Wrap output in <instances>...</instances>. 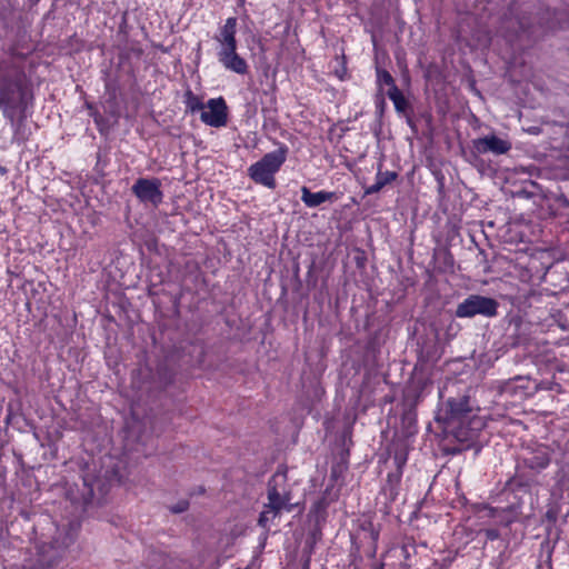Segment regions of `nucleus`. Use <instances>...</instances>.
Segmentation results:
<instances>
[{
	"label": "nucleus",
	"instance_id": "1",
	"mask_svg": "<svg viewBox=\"0 0 569 569\" xmlns=\"http://www.w3.org/2000/svg\"><path fill=\"white\" fill-rule=\"evenodd\" d=\"M478 410L470 403L468 395L450 397L441 411L438 420L443 423L446 432L460 442L472 441L485 423L477 413Z\"/></svg>",
	"mask_w": 569,
	"mask_h": 569
},
{
	"label": "nucleus",
	"instance_id": "2",
	"mask_svg": "<svg viewBox=\"0 0 569 569\" xmlns=\"http://www.w3.org/2000/svg\"><path fill=\"white\" fill-rule=\"evenodd\" d=\"M29 99L24 71L16 66L8 67L0 80V110L4 118L13 122L18 113L26 112Z\"/></svg>",
	"mask_w": 569,
	"mask_h": 569
},
{
	"label": "nucleus",
	"instance_id": "3",
	"mask_svg": "<svg viewBox=\"0 0 569 569\" xmlns=\"http://www.w3.org/2000/svg\"><path fill=\"white\" fill-rule=\"evenodd\" d=\"M267 499L268 501L264 503L258 519V525L262 528H268L269 523L280 516L282 511L290 512L293 508L286 470H277L269 479Z\"/></svg>",
	"mask_w": 569,
	"mask_h": 569
},
{
	"label": "nucleus",
	"instance_id": "4",
	"mask_svg": "<svg viewBox=\"0 0 569 569\" xmlns=\"http://www.w3.org/2000/svg\"><path fill=\"white\" fill-rule=\"evenodd\" d=\"M278 148L266 153L259 161L248 168L249 178L258 184L274 189L277 183L274 174L286 162L289 148L282 142H277Z\"/></svg>",
	"mask_w": 569,
	"mask_h": 569
},
{
	"label": "nucleus",
	"instance_id": "5",
	"mask_svg": "<svg viewBox=\"0 0 569 569\" xmlns=\"http://www.w3.org/2000/svg\"><path fill=\"white\" fill-rule=\"evenodd\" d=\"M551 452L547 446L539 445L526 455L517 463L515 481L520 487L538 485L537 476L549 467Z\"/></svg>",
	"mask_w": 569,
	"mask_h": 569
},
{
	"label": "nucleus",
	"instance_id": "6",
	"mask_svg": "<svg viewBox=\"0 0 569 569\" xmlns=\"http://www.w3.org/2000/svg\"><path fill=\"white\" fill-rule=\"evenodd\" d=\"M499 302L490 297L481 295H470L456 308L457 318H473L481 316L493 318L498 315Z\"/></svg>",
	"mask_w": 569,
	"mask_h": 569
},
{
	"label": "nucleus",
	"instance_id": "7",
	"mask_svg": "<svg viewBox=\"0 0 569 569\" xmlns=\"http://www.w3.org/2000/svg\"><path fill=\"white\" fill-rule=\"evenodd\" d=\"M131 191L144 204L158 207L163 200L161 181L158 178H139L132 184Z\"/></svg>",
	"mask_w": 569,
	"mask_h": 569
},
{
	"label": "nucleus",
	"instance_id": "8",
	"mask_svg": "<svg viewBox=\"0 0 569 569\" xmlns=\"http://www.w3.org/2000/svg\"><path fill=\"white\" fill-rule=\"evenodd\" d=\"M207 110L200 114L201 121L210 127H224L228 122V107L222 97L212 98L207 101Z\"/></svg>",
	"mask_w": 569,
	"mask_h": 569
},
{
	"label": "nucleus",
	"instance_id": "9",
	"mask_svg": "<svg viewBox=\"0 0 569 569\" xmlns=\"http://www.w3.org/2000/svg\"><path fill=\"white\" fill-rule=\"evenodd\" d=\"M472 148L479 154L492 153L495 156H501L511 150L512 143L508 139L491 133L472 140Z\"/></svg>",
	"mask_w": 569,
	"mask_h": 569
},
{
	"label": "nucleus",
	"instance_id": "10",
	"mask_svg": "<svg viewBox=\"0 0 569 569\" xmlns=\"http://www.w3.org/2000/svg\"><path fill=\"white\" fill-rule=\"evenodd\" d=\"M218 61L224 69L243 76L249 71L247 61L237 52V48L217 51Z\"/></svg>",
	"mask_w": 569,
	"mask_h": 569
},
{
	"label": "nucleus",
	"instance_id": "11",
	"mask_svg": "<svg viewBox=\"0 0 569 569\" xmlns=\"http://www.w3.org/2000/svg\"><path fill=\"white\" fill-rule=\"evenodd\" d=\"M237 18L230 17L226 20L224 24L219 28L214 36V40L219 43L218 50H228L237 48Z\"/></svg>",
	"mask_w": 569,
	"mask_h": 569
},
{
	"label": "nucleus",
	"instance_id": "12",
	"mask_svg": "<svg viewBox=\"0 0 569 569\" xmlns=\"http://www.w3.org/2000/svg\"><path fill=\"white\" fill-rule=\"evenodd\" d=\"M338 199V193L333 191L321 190L318 192H311L306 186L301 188V201L308 208H317L325 202H333Z\"/></svg>",
	"mask_w": 569,
	"mask_h": 569
},
{
	"label": "nucleus",
	"instance_id": "13",
	"mask_svg": "<svg viewBox=\"0 0 569 569\" xmlns=\"http://www.w3.org/2000/svg\"><path fill=\"white\" fill-rule=\"evenodd\" d=\"M387 96L393 102L395 110L397 111L398 114L409 117V113L412 111V108L409 101L403 96V93L399 90V88H389L387 91ZM408 123L411 124L410 118H408Z\"/></svg>",
	"mask_w": 569,
	"mask_h": 569
},
{
	"label": "nucleus",
	"instance_id": "14",
	"mask_svg": "<svg viewBox=\"0 0 569 569\" xmlns=\"http://www.w3.org/2000/svg\"><path fill=\"white\" fill-rule=\"evenodd\" d=\"M415 551V547L409 543H405L400 547L391 548L388 552L386 558H398L403 559L402 562H400L399 567L396 569H410V563H408V560L411 557V552Z\"/></svg>",
	"mask_w": 569,
	"mask_h": 569
},
{
	"label": "nucleus",
	"instance_id": "15",
	"mask_svg": "<svg viewBox=\"0 0 569 569\" xmlns=\"http://www.w3.org/2000/svg\"><path fill=\"white\" fill-rule=\"evenodd\" d=\"M87 108H88L89 114L92 117L99 132L101 134L107 133L110 129L108 120L92 104H87Z\"/></svg>",
	"mask_w": 569,
	"mask_h": 569
},
{
	"label": "nucleus",
	"instance_id": "16",
	"mask_svg": "<svg viewBox=\"0 0 569 569\" xmlns=\"http://www.w3.org/2000/svg\"><path fill=\"white\" fill-rule=\"evenodd\" d=\"M184 98H186V100H184L186 107L192 113H194L197 111L202 112L203 109L206 108V106L203 104L201 99L198 96H196L191 90H188L186 92Z\"/></svg>",
	"mask_w": 569,
	"mask_h": 569
},
{
	"label": "nucleus",
	"instance_id": "17",
	"mask_svg": "<svg viewBox=\"0 0 569 569\" xmlns=\"http://www.w3.org/2000/svg\"><path fill=\"white\" fill-rule=\"evenodd\" d=\"M380 163L375 180L385 188L398 178V173L396 171H382Z\"/></svg>",
	"mask_w": 569,
	"mask_h": 569
},
{
	"label": "nucleus",
	"instance_id": "18",
	"mask_svg": "<svg viewBox=\"0 0 569 569\" xmlns=\"http://www.w3.org/2000/svg\"><path fill=\"white\" fill-rule=\"evenodd\" d=\"M377 83L380 87L385 84L389 88H398L390 72L381 68H377Z\"/></svg>",
	"mask_w": 569,
	"mask_h": 569
},
{
	"label": "nucleus",
	"instance_id": "19",
	"mask_svg": "<svg viewBox=\"0 0 569 569\" xmlns=\"http://www.w3.org/2000/svg\"><path fill=\"white\" fill-rule=\"evenodd\" d=\"M393 462L397 470H402L407 463V451L403 446L396 448L393 453Z\"/></svg>",
	"mask_w": 569,
	"mask_h": 569
},
{
	"label": "nucleus",
	"instance_id": "20",
	"mask_svg": "<svg viewBox=\"0 0 569 569\" xmlns=\"http://www.w3.org/2000/svg\"><path fill=\"white\" fill-rule=\"evenodd\" d=\"M401 477H402V470L396 469V471L388 473L387 480L392 490L396 489L397 486L400 483Z\"/></svg>",
	"mask_w": 569,
	"mask_h": 569
},
{
	"label": "nucleus",
	"instance_id": "21",
	"mask_svg": "<svg viewBox=\"0 0 569 569\" xmlns=\"http://www.w3.org/2000/svg\"><path fill=\"white\" fill-rule=\"evenodd\" d=\"M480 533H483L486 537V540H488V541H495V540L499 539V537H500V532L496 528L483 529L480 531Z\"/></svg>",
	"mask_w": 569,
	"mask_h": 569
},
{
	"label": "nucleus",
	"instance_id": "22",
	"mask_svg": "<svg viewBox=\"0 0 569 569\" xmlns=\"http://www.w3.org/2000/svg\"><path fill=\"white\" fill-rule=\"evenodd\" d=\"M188 508H189V502L187 500H181L178 503H176L174 506H172L170 508V510L173 513H181V512H184Z\"/></svg>",
	"mask_w": 569,
	"mask_h": 569
},
{
	"label": "nucleus",
	"instance_id": "23",
	"mask_svg": "<svg viewBox=\"0 0 569 569\" xmlns=\"http://www.w3.org/2000/svg\"><path fill=\"white\" fill-rule=\"evenodd\" d=\"M383 189V187L381 184H379L376 180H375V183L367 187L365 189V194L366 196H369V194H373V193H378L379 191H381Z\"/></svg>",
	"mask_w": 569,
	"mask_h": 569
},
{
	"label": "nucleus",
	"instance_id": "24",
	"mask_svg": "<svg viewBox=\"0 0 569 569\" xmlns=\"http://www.w3.org/2000/svg\"><path fill=\"white\" fill-rule=\"evenodd\" d=\"M383 189V187L381 184H379L376 180H375V183L367 187L365 189V194L366 196H369V194H373V193H378L379 191H381Z\"/></svg>",
	"mask_w": 569,
	"mask_h": 569
},
{
	"label": "nucleus",
	"instance_id": "25",
	"mask_svg": "<svg viewBox=\"0 0 569 569\" xmlns=\"http://www.w3.org/2000/svg\"><path fill=\"white\" fill-rule=\"evenodd\" d=\"M385 104H386V102H385V99L382 97H378L376 99V108H377V111H379L380 113L383 112Z\"/></svg>",
	"mask_w": 569,
	"mask_h": 569
},
{
	"label": "nucleus",
	"instance_id": "26",
	"mask_svg": "<svg viewBox=\"0 0 569 569\" xmlns=\"http://www.w3.org/2000/svg\"><path fill=\"white\" fill-rule=\"evenodd\" d=\"M546 518H547V520H549V521H551V522H556V520H557V513H556V511H553V510H548V511L546 512Z\"/></svg>",
	"mask_w": 569,
	"mask_h": 569
},
{
	"label": "nucleus",
	"instance_id": "27",
	"mask_svg": "<svg viewBox=\"0 0 569 569\" xmlns=\"http://www.w3.org/2000/svg\"><path fill=\"white\" fill-rule=\"evenodd\" d=\"M496 510L493 508H489V516L495 517Z\"/></svg>",
	"mask_w": 569,
	"mask_h": 569
},
{
	"label": "nucleus",
	"instance_id": "28",
	"mask_svg": "<svg viewBox=\"0 0 569 569\" xmlns=\"http://www.w3.org/2000/svg\"><path fill=\"white\" fill-rule=\"evenodd\" d=\"M520 28H521V29H525V28H526V26H525V23H523V22H520Z\"/></svg>",
	"mask_w": 569,
	"mask_h": 569
},
{
	"label": "nucleus",
	"instance_id": "29",
	"mask_svg": "<svg viewBox=\"0 0 569 569\" xmlns=\"http://www.w3.org/2000/svg\"><path fill=\"white\" fill-rule=\"evenodd\" d=\"M303 569H309V566H308V563H307V565H305Z\"/></svg>",
	"mask_w": 569,
	"mask_h": 569
},
{
	"label": "nucleus",
	"instance_id": "30",
	"mask_svg": "<svg viewBox=\"0 0 569 569\" xmlns=\"http://www.w3.org/2000/svg\"><path fill=\"white\" fill-rule=\"evenodd\" d=\"M238 1H239V3H241V4L244 2V0H238Z\"/></svg>",
	"mask_w": 569,
	"mask_h": 569
}]
</instances>
